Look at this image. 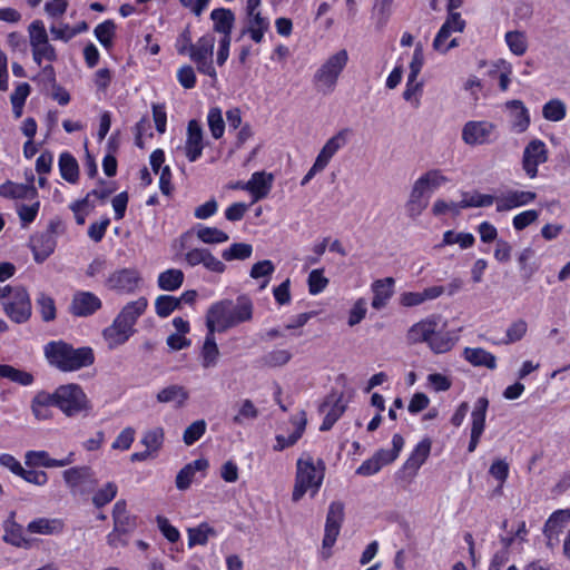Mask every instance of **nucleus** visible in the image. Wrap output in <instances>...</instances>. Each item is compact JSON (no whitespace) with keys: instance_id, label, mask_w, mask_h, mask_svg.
I'll return each instance as SVG.
<instances>
[{"instance_id":"obj_8","label":"nucleus","mask_w":570,"mask_h":570,"mask_svg":"<svg viewBox=\"0 0 570 570\" xmlns=\"http://www.w3.org/2000/svg\"><path fill=\"white\" fill-rule=\"evenodd\" d=\"M549 159V150L546 142L539 138L530 140L522 153V169L530 179H534L539 174V166Z\"/></svg>"},{"instance_id":"obj_20","label":"nucleus","mask_w":570,"mask_h":570,"mask_svg":"<svg viewBox=\"0 0 570 570\" xmlns=\"http://www.w3.org/2000/svg\"><path fill=\"white\" fill-rule=\"evenodd\" d=\"M271 26L269 18L264 16L262 11L246 13V26L243 29V35H248L255 43L264 41L265 33Z\"/></svg>"},{"instance_id":"obj_41","label":"nucleus","mask_w":570,"mask_h":570,"mask_svg":"<svg viewBox=\"0 0 570 570\" xmlns=\"http://www.w3.org/2000/svg\"><path fill=\"white\" fill-rule=\"evenodd\" d=\"M164 439V429L156 426L146 431L140 442L146 448L145 450L156 458L163 448Z\"/></svg>"},{"instance_id":"obj_23","label":"nucleus","mask_w":570,"mask_h":570,"mask_svg":"<svg viewBox=\"0 0 570 570\" xmlns=\"http://www.w3.org/2000/svg\"><path fill=\"white\" fill-rule=\"evenodd\" d=\"M16 512H10L8 519L3 522V541L17 548L28 549L31 541L24 537L23 528L16 522Z\"/></svg>"},{"instance_id":"obj_37","label":"nucleus","mask_w":570,"mask_h":570,"mask_svg":"<svg viewBox=\"0 0 570 570\" xmlns=\"http://www.w3.org/2000/svg\"><path fill=\"white\" fill-rule=\"evenodd\" d=\"M569 519L570 508L554 511L547 520L543 529V533L548 538V540H551L552 538L558 539L559 533L561 532L566 523L569 521Z\"/></svg>"},{"instance_id":"obj_15","label":"nucleus","mask_w":570,"mask_h":570,"mask_svg":"<svg viewBox=\"0 0 570 570\" xmlns=\"http://www.w3.org/2000/svg\"><path fill=\"white\" fill-rule=\"evenodd\" d=\"M441 317L438 315H430L417 323L413 324L406 333V341L410 344L429 343L432 335L439 328Z\"/></svg>"},{"instance_id":"obj_60","label":"nucleus","mask_w":570,"mask_h":570,"mask_svg":"<svg viewBox=\"0 0 570 570\" xmlns=\"http://www.w3.org/2000/svg\"><path fill=\"white\" fill-rule=\"evenodd\" d=\"M292 353L288 350L277 348L266 353L262 362L269 367L283 366L289 362Z\"/></svg>"},{"instance_id":"obj_35","label":"nucleus","mask_w":570,"mask_h":570,"mask_svg":"<svg viewBox=\"0 0 570 570\" xmlns=\"http://www.w3.org/2000/svg\"><path fill=\"white\" fill-rule=\"evenodd\" d=\"M463 357L473 366H484L489 370L497 367V357L481 347H465Z\"/></svg>"},{"instance_id":"obj_42","label":"nucleus","mask_w":570,"mask_h":570,"mask_svg":"<svg viewBox=\"0 0 570 570\" xmlns=\"http://www.w3.org/2000/svg\"><path fill=\"white\" fill-rule=\"evenodd\" d=\"M504 41L511 53L517 57L523 56L529 47L525 32L520 30H511L505 32Z\"/></svg>"},{"instance_id":"obj_51","label":"nucleus","mask_w":570,"mask_h":570,"mask_svg":"<svg viewBox=\"0 0 570 570\" xmlns=\"http://www.w3.org/2000/svg\"><path fill=\"white\" fill-rule=\"evenodd\" d=\"M116 32V24L112 20H106L99 23L95 30V37L100 42V45L109 50L114 43V37Z\"/></svg>"},{"instance_id":"obj_1","label":"nucleus","mask_w":570,"mask_h":570,"mask_svg":"<svg viewBox=\"0 0 570 570\" xmlns=\"http://www.w3.org/2000/svg\"><path fill=\"white\" fill-rule=\"evenodd\" d=\"M254 304L246 295L235 301L223 299L214 303L206 315V325L210 332H225L253 318Z\"/></svg>"},{"instance_id":"obj_25","label":"nucleus","mask_w":570,"mask_h":570,"mask_svg":"<svg viewBox=\"0 0 570 570\" xmlns=\"http://www.w3.org/2000/svg\"><path fill=\"white\" fill-rule=\"evenodd\" d=\"M394 286L395 279L393 277L376 279L371 284L372 307L374 309H382L387 305L394 294Z\"/></svg>"},{"instance_id":"obj_62","label":"nucleus","mask_w":570,"mask_h":570,"mask_svg":"<svg viewBox=\"0 0 570 570\" xmlns=\"http://www.w3.org/2000/svg\"><path fill=\"white\" fill-rule=\"evenodd\" d=\"M118 488L116 483L108 482L101 489H99L92 498V503L97 508L105 507L111 502L117 495Z\"/></svg>"},{"instance_id":"obj_5","label":"nucleus","mask_w":570,"mask_h":570,"mask_svg":"<svg viewBox=\"0 0 570 570\" xmlns=\"http://www.w3.org/2000/svg\"><path fill=\"white\" fill-rule=\"evenodd\" d=\"M210 19L213 20V30L220 35L218 40V50L216 53V63L218 66H223L229 57L235 14L230 9L218 8L210 12Z\"/></svg>"},{"instance_id":"obj_3","label":"nucleus","mask_w":570,"mask_h":570,"mask_svg":"<svg viewBox=\"0 0 570 570\" xmlns=\"http://www.w3.org/2000/svg\"><path fill=\"white\" fill-rule=\"evenodd\" d=\"M324 474V461L304 453L296 463V476L292 494L293 501H299L308 491L314 497L323 483Z\"/></svg>"},{"instance_id":"obj_53","label":"nucleus","mask_w":570,"mask_h":570,"mask_svg":"<svg viewBox=\"0 0 570 570\" xmlns=\"http://www.w3.org/2000/svg\"><path fill=\"white\" fill-rule=\"evenodd\" d=\"M31 200V204H18L16 208L19 219L21 222V226L23 228L28 227L31 223L36 220L40 209V202L38 197Z\"/></svg>"},{"instance_id":"obj_59","label":"nucleus","mask_w":570,"mask_h":570,"mask_svg":"<svg viewBox=\"0 0 570 570\" xmlns=\"http://www.w3.org/2000/svg\"><path fill=\"white\" fill-rule=\"evenodd\" d=\"M451 35L445 29L440 28L432 43L433 49L440 53H446L449 50L456 48L459 41L456 38L449 40Z\"/></svg>"},{"instance_id":"obj_30","label":"nucleus","mask_w":570,"mask_h":570,"mask_svg":"<svg viewBox=\"0 0 570 570\" xmlns=\"http://www.w3.org/2000/svg\"><path fill=\"white\" fill-rule=\"evenodd\" d=\"M0 196L12 199H36L38 191L33 185H23L8 180L0 185Z\"/></svg>"},{"instance_id":"obj_55","label":"nucleus","mask_w":570,"mask_h":570,"mask_svg":"<svg viewBox=\"0 0 570 570\" xmlns=\"http://www.w3.org/2000/svg\"><path fill=\"white\" fill-rule=\"evenodd\" d=\"M428 345L434 353L442 354L449 352L454 346V340L449 333L436 330Z\"/></svg>"},{"instance_id":"obj_7","label":"nucleus","mask_w":570,"mask_h":570,"mask_svg":"<svg viewBox=\"0 0 570 570\" xmlns=\"http://www.w3.org/2000/svg\"><path fill=\"white\" fill-rule=\"evenodd\" d=\"M215 42L216 39L213 33H205L193 45L188 56L195 63L197 71L213 80H217V72L213 60Z\"/></svg>"},{"instance_id":"obj_2","label":"nucleus","mask_w":570,"mask_h":570,"mask_svg":"<svg viewBox=\"0 0 570 570\" xmlns=\"http://www.w3.org/2000/svg\"><path fill=\"white\" fill-rule=\"evenodd\" d=\"M48 363L62 372H72L91 365L95 361L92 348L72 347L63 341H51L43 346Z\"/></svg>"},{"instance_id":"obj_29","label":"nucleus","mask_w":570,"mask_h":570,"mask_svg":"<svg viewBox=\"0 0 570 570\" xmlns=\"http://www.w3.org/2000/svg\"><path fill=\"white\" fill-rule=\"evenodd\" d=\"M230 422L236 426H245L258 416V410L250 400H242L233 406Z\"/></svg>"},{"instance_id":"obj_9","label":"nucleus","mask_w":570,"mask_h":570,"mask_svg":"<svg viewBox=\"0 0 570 570\" xmlns=\"http://www.w3.org/2000/svg\"><path fill=\"white\" fill-rule=\"evenodd\" d=\"M3 309L11 321L21 324L31 316V301L24 287L18 286L12 291V295L3 304Z\"/></svg>"},{"instance_id":"obj_31","label":"nucleus","mask_w":570,"mask_h":570,"mask_svg":"<svg viewBox=\"0 0 570 570\" xmlns=\"http://www.w3.org/2000/svg\"><path fill=\"white\" fill-rule=\"evenodd\" d=\"M208 468V461L205 459H197L186 464L176 475V487L178 490H187L196 472H204Z\"/></svg>"},{"instance_id":"obj_49","label":"nucleus","mask_w":570,"mask_h":570,"mask_svg":"<svg viewBox=\"0 0 570 570\" xmlns=\"http://www.w3.org/2000/svg\"><path fill=\"white\" fill-rule=\"evenodd\" d=\"M214 333L215 332H210V330H208V333L203 345L202 356L204 367H212L217 363L219 351L215 341Z\"/></svg>"},{"instance_id":"obj_47","label":"nucleus","mask_w":570,"mask_h":570,"mask_svg":"<svg viewBox=\"0 0 570 570\" xmlns=\"http://www.w3.org/2000/svg\"><path fill=\"white\" fill-rule=\"evenodd\" d=\"M542 116L551 122L562 121L567 116V106L559 98L550 99L542 107Z\"/></svg>"},{"instance_id":"obj_24","label":"nucleus","mask_w":570,"mask_h":570,"mask_svg":"<svg viewBox=\"0 0 570 570\" xmlns=\"http://www.w3.org/2000/svg\"><path fill=\"white\" fill-rule=\"evenodd\" d=\"M350 132V129L344 128L337 131L330 139H327L322 149L320 150L316 160H318L326 167L330 164L331 159L335 156V154L346 146Z\"/></svg>"},{"instance_id":"obj_12","label":"nucleus","mask_w":570,"mask_h":570,"mask_svg":"<svg viewBox=\"0 0 570 570\" xmlns=\"http://www.w3.org/2000/svg\"><path fill=\"white\" fill-rule=\"evenodd\" d=\"M344 518V505L342 502H332L328 508L325 531L323 538V549H331L340 534L341 524Z\"/></svg>"},{"instance_id":"obj_17","label":"nucleus","mask_w":570,"mask_h":570,"mask_svg":"<svg viewBox=\"0 0 570 570\" xmlns=\"http://www.w3.org/2000/svg\"><path fill=\"white\" fill-rule=\"evenodd\" d=\"M139 281L140 276L136 269L121 268L109 275L106 281V286L109 289L131 293L137 288Z\"/></svg>"},{"instance_id":"obj_14","label":"nucleus","mask_w":570,"mask_h":570,"mask_svg":"<svg viewBox=\"0 0 570 570\" xmlns=\"http://www.w3.org/2000/svg\"><path fill=\"white\" fill-rule=\"evenodd\" d=\"M537 194L531 190L510 189L497 196L495 205L498 212H509L518 207L532 204Z\"/></svg>"},{"instance_id":"obj_46","label":"nucleus","mask_w":570,"mask_h":570,"mask_svg":"<svg viewBox=\"0 0 570 570\" xmlns=\"http://www.w3.org/2000/svg\"><path fill=\"white\" fill-rule=\"evenodd\" d=\"M475 238L471 233H455L454 230H446L443 234L441 244L436 247L441 248L444 246L459 245L460 248L466 249L474 245Z\"/></svg>"},{"instance_id":"obj_33","label":"nucleus","mask_w":570,"mask_h":570,"mask_svg":"<svg viewBox=\"0 0 570 570\" xmlns=\"http://www.w3.org/2000/svg\"><path fill=\"white\" fill-rule=\"evenodd\" d=\"M63 522L57 518H37L27 525V531L35 534L52 535L61 532Z\"/></svg>"},{"instance_id":"obj_39","label":"nucleus","mask_w":570,"mask_h":570,"mask_svg":"<svg viewBox=\"0 0 570 570\" xmlns=\"http://www.w3.org/2000/svg\"><path fill=\"white\" fill-rule=\"evenodd\" d=\"M489 406L487 397H479L471 413V433L483 434L485 429V416Z\"/></svg>"},{"instance_id":"obj_13","label":"nucleus","mask_w":570,"mask_h":570,"mask_svg":"<svg viewBox=\"0 0 570 570\" xmlns=\"http://www.w3.org/2000/svg\"><path fill=\"white\" fill-rule=\"evenodd\" d=\"M274 175L265 170L255 171L245 183L244 190L252 196V204L257 203L268 196L273 188Z\"/></svg>"},{"instance_id":"obj_6","label":"nucleus","mask_w":570,"mask_h":570,"mask_svg":"<svg viewBox=\"0 0 570 570\" xmlns=\"http://www.w3.org/2000/svg\"><path fill=\"white\" fill-rule=\"evenodd\" d=\"M55 406L67 416H75L87 409V396L77 384L61 385L52 393Z\"/></svg>"},{"instance_id":"obj_4","label":"nucleus","mask_w":570,"mask_h":570,"mask_svg":"<svg viewBox=\"0 0 570 570\" xmlns=\"http://www.w3.org/2000/svg\"><path fill=\"white\" fill-rule=\"evenodd\" d=\"M347 61L348 53L345 49L331 55L314 73L313 81L317 91L323 95L332 94Z\"/></svg>"},{"instance_id":"obj_63","label":"nucleus","mask_w":570,"mask_h":570,"mask_svg":"<svg viewBox=\"0 0 570 570\" xmlns=\"http://www.w3.org/2000/svg\"><path fill=\"white\" fill-rule=\"evenodd\" d=\"M31 50H32L33 61L38 66H41L43 60L52 62L57 59L56 50L50 45L49 40L46 42H42L41 45H37L36 47L31 48Z\"/></svg>"},{"instance_id":"obj_52","label":"nucleus","mask_w":570,"mask_h":570,"mask_svg":"<svg viewBox=\"0 0 570 570\" xmlns=\"http://www.w3.org/2000/svg\"><path fill=\"white\" fill-rule=\"evenodd\" d=\"M253 246L247 243H234L222 252V258L226 262L244 261L252 256Z\"/></svg>"},{"instance_id":"obj_36","label":"nucleus","mask_w":570,"mask_h":570,"mask_svg":"<svg viewBox=\"0 0 570 570\" xmlns=\"http://www.w3.org/2000/svg\"><path fill=\"white\" fill-rule=\"evenodd\" d=\"M188 392L181 385H169L157 393V401L160 403H173L175 407H181L188 400Z\"/></svg>"},{"instance_id":"obj_26","label":"nucleus","mask_w":570,"mask_h":570,"mask_svg":"<svg viewBox=\"0 0 570 570\" xmlns=\"http://www.w3.org/2000/svg\"><path fill=\"white\" fill-rule=\"evenodd\" d=\"M134 333V328L116 317L112 324L104 330L102 336L109 348H116L125 344Z\"/></svg>"},{"instance_id":"obj_19","label":"nucleus","mask_w":570,"mask_h":570,"mask_svg":"<svg viewBox=\"0 0 570 570\" xmlns=\"http://www.w3.org/2000/svg\"><path fill=\"white\" fill-rule=\"evenodd\" d=\"M101 307L100 298L91 292H77L71 302V313L76 316L86 317L94 314Z\"/></svg>"},{"instance_id":"obj_21","label":"nucleus","mask_w":570,"mask_h":570,"mask_svg":"<svg viewBox=\"0 0 570 570\" xmlns=\"http://www.w3.org/2000/svg\"><path fill=\"white\" fill-rule=\"evenodd\" d=\"M505 109L509 111L511 130L517 134L524 132L530 126V112L521 100H510L505 102Z\"/></svg>"},{"instance_id":"obj_40","label":"nucleus","mask_w":570,"mask_h":570,"mask_svg":"<svg viewBox=\"0 0 570 570\" xmlns=\"http://www.w3.org/2000/svg\"><path fill=\"white\" fill-rule=\"evenodd\" d=\"M184 278L180 269L169 268L158 275L157 285L161 291L174 292L183 285Z\"/></svg>"},{"instance_id":"obj_48","label":"nucleus","mask_w":570,"mask_h":570,"mask_svg":"<svg viewBox=\"0 0 570 570\" xmlns=\"http://www.w3.org/2000/svg\"><path fill=\"white\" fill-rule=\"evenodd\" d=\"M495 198L492 195L481 194L478 191L464 193L462 199L459 202V206L463 208H478L489 207L495 203Z\"/></svg>"},{"instance_id":"obj_58","label":"nucleus","mask_w":570,"mask_h":570,"mask_svg":"<svg viewBox=\"0 0 570 570\" xmlns=\"http://www.w3.org/2000/svg\"><path fill=\"white\" fill-rule=\"evenodd\" d=\"M179 306L180 299L170 295H160L155 302L156 314L163 318L169 316L174 311L179 308Z\"/></svg>"},{"instance_id":"obj_50","label":"nucleus","mask_w":570,"mask_h":570,"mask_svg":"<svg viewBox=\"0 0 570 570\" xmlns=\"http://www.w3.org/2000/svg\"><path fill=\"white\" fill-rule=\"evenodd\" d=\"M0 376L22 386H29L33 383L32 374L7 364H0Z\"/></svg>"},{"instance_id":"obj_64","label":"nucleus","mask_w":570,"mask_h":570,"mask_svg":"<svg viewBox=\"0 0 570 570\" xmlns=\"http://www.w3.org/2000/svg\"><path fill=\"white\" fill-rule=\"evenodd\" d=\"M528 324L524 320H517L509 325L505 332V337L502 341L504 344H512L519 342L527 334Z\"/></svg>"},{"instance_id":"obj_38","label":"nucleus","mask_w":570,"mask_h":570,"mask_svg":"<svg viewBox=\"0 0 570 570\" xmlns=\"http://www.w3.org/2000/svg\"><path fill=\"white\" fill-rule=\"evenodd\" d=\"M59 171L61 177L70 184H76L79 178V166L76 158L68 151L59 156Z\"/></svg>"},{"instance_id":"obj_27","label":"nucleus","mask_w":570,"mask_h":570,"mask_svg":"<svg viewBox=\"0 0 570 570\" xmlns=\"http://www.w3.org/2000/svg\"><path fill=\"white\" fill-rule=\"evenodd\" d=\"M431 441L430 439H423L420 441L415 448L412 450L410 456L403 464V470L407 472L411 476H414L419 469L425 463L431 452Z\"/></svg>"},{"instance_id":"obj_16","label":"nucleus","mask_w":570,"mask_h":570,"mask_svg":"<svg viewBox=\"0 0 570 570\" xmlns=\"http://www.w3.org/2000/svg\"><path fill=\"white\" fill-rule=\"evenodd\" d=\"M75 462V453L70 452L63 459H52L47 451H27L24 464L28 468H63Z\"/></svg>"},{"instance_id":"obj_43","label":"nucleus","mask_w":570,"mask_h":570,"mask_svg":"<svg viewBox=\"0 0 570 570\" xmlns=\"http://www.w3.org/2000/svg\"><path fill=\"white\" fill-rule=\"evenodd\" d=\"M292 424L294 426V431L291 434L287 436L281 434L276 436L274 450L283 451L286 448L294 445L301 439L305 430L306 421L304 419H295L292 421Z\"/></svg>"},{"instance_id":"obj_28","label":"nucleus","mask_w":570,"mask_h":570,"mask_svg":"<svg viewBox=\"0 0 570 570\" xmlns=\"http://www.w3.org/2000/svg\"><path fill=\"white\" fill-rule=\"evenodd\" d=\"M449 183V178L440 169H431L421 175L414 183L420 191L431 197V195Z\"/></svg>"},{"instance_id":"obj_10","label":"nucleus","mask_w":570,"mask_h":570,"mask_svg":"<svg viewBox=\"0 0 570 570\" xmlns=\"http://www.w3.org/2000/svg\"><path fill=\"white\" fill-rule=\"evenodd\" d=\"M205 148L204 130L200 122L191 119L187 124L186 138L183 147L185 157L190 163L197 161Z\"/></svg>"},{"instance_id":"obj_34","label":"nucleus","mask_w":570,"mask_h":570,"mask_svg":"<svg viewBox=\"0 0 570 570\" xmlns=\"http://www.w3.org/2000/svg\"><path fill=\"white\" fill-rule=\"evenodd\" d=\"M55 406L52 393L38 392L31 401V412L38 421L52 416L51 407Z\"/></svg>"},{"instance_id":"obj_57","label":"nucleus","mask_w":570,"mask_h":570,"mask_svg":"<svg viewBox=\"0 0 570 570\" xmlns=\"http://www.w3.org/2000/svg\"><path fill=\"white\" fill-rule=\"evenodd\" d=\"M274 272H275L274 263L269 259H264V261L255 263L252 266L249 275L254 279L264 278V282L261 285V288H265Z\"/></svg>"},{"instance_id":"obj_11","label":"nucleus","mask_w":570,"mask_h":570,"mask_svg":"<svg viewBox=\"0 0 570 570\" xmlns=\"http://www.w3.org/2000/svg\"><path fill=\"white\" fill-rule=\"evenodd\" d=\"M495 125L488 120H470L462 128V140L469 146L485 145L491 141Z\"/></svg>"},{"instance_id":"obj_44","label":"nucleus","mask_w":570,"mask_h":570,"mask_svg":"<svg viewBox=\"0 0 570 570\" xmlns=\"http://www.w3.org/2000/svg\"><path fill=\"white\" fill-rule=\"evenodd\" d=\"M430 197L420 191L415 186L412 187L409 200L406 203V213L410 217L420 216L429 205Z\"/></svg>"},{"instance_id":"obj_22","label":"nucleus","mask_w":570,"mask_h":570,"mask_svg":"<svg viewBox=\"0 0 570 570\" xmlns=\"http://www.w3.org/2000/svg\"><path fill=\"white\" fill-rule=\"evenodd\" d=\"M63 480L71 493H82V484L91 483L96 484L94 479V472L89 466H75L63 472Z\"/></svg>"},{"instance_id":"obj_18","label":"nucleus","mask_w":570,"mask_h":570,"mask_svg":"<svg viewBox=\"0 0 570 570\" xmlns=\"http://www.w3.org/2000/svg\"><path fill=\"white\" fill-rule=\"evenodd\" d=\"M57 240L52 229L36 234L30 238V247L37 263L45 262L55 252Z\"/></svg>"},{"instance_id":"obj_54","label":"nucleus","mask_w":570,"mask_h":570,"mask_svg":"<svg viewBox=\"0 0 570 570\" xmlns=\"http://www.w3.org/2000/svg\"><path fill=\"white\" fill-rule=\"evenodd\" d=\"M196 234L197 237L205 244H222L229 239L227 233L216 227L200 226Z\"/></svg>"},{"instance_id":"obj_45","label":"nucleus","mask_w":570,"mask_h":570,"mask_svg":"<svg viewBox=\"0 0 570 570\" xmlns=\"http://www.w3.org/2000/svg\"><path fill=\"white\" fill-rule=\"evenodd\" d=\"M188 547L205 546L210 537H216L217 533L213 527L203 522L196 528L188 529Z\"/></svg>"},{"instance_id":"obj_61","label":"nucleus","mask_w":570,"mask_h":570,"mask_svg":"<svg viewBox=\"0 0 570 570\" xmlns=\"http://www.w3.org/2000/svg\"><path fill=\"white\" fill-rule=\"evenodd\" d=\"M37 307L45 322H50L56 318L55 301L49 295L40 293L37 297Z\"/></svg>"},{"instance_id":"obj_56","label":"nucleus","mask_w":570,"mask_h":570,"mask_svg":"<svg viewBox=\"0 0 570 570\" xmlns=\"http://www.w3.org/2000/svg\"><path fill=\"white\" fill-rule=\"evenodd\" d=\"M207 125L210 130L213 138L219 139L223 137L225 131V121L223 119L222 109L218 107H212L207 114Z\"/></svg>"},{"instance_id":"obj_32","label":"nucleus","mask_w":570,"mask_h":570,"mask_svg":"<svg viewBox=\"0 0 570 570\" xmlns=\"http://www.w3.org/2000/svg\"><path fill=\"white\" fill-rule=\"evenodd\" d=\"M147 306V298L139 297L136 301L127 303L116 317L130 328H134L137 320L145 313Z\"/></svg>"}]
</instances>
